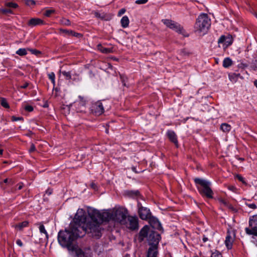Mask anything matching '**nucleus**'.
Instances as JSON below:
<instances>
[{"instance_id":"f257e3e1","label":"nucleus","mask_w":257,"mask_h":257,"mask_svg":"<svg viewBox=\"0 0 257 257\" xmlns=\"http://www.w3.org/2000/svg\"><path fill=\"white\" fill-rule=\"evenodd\" d=\"M85 210L81 208L78 209L69 228L58 232V241L61 246L68 249L74 244L73 242L75 239L83 237L86 233L90 234V232H93L95 235H99L97 225L91 227V225L88 224L87 228L85 225Z\"/></svg>"},{"instance_id":"f03ea898","label":"nucleus","mask_w":257,"mask_h":257,"mask_svg":"<svg viewBox=\"0 0 257 257\" xmlns=\"http://www.w3.org/2000/svg\"><path fill=\"white\" fill-rule=\"evenodd\" d=\"M87 213L91 218V220H86L85 221V226H88V224L91 225V227L93 226H96L98 228L99 235H95L93 232H90L91 235L93 237H95L97 238H99L101 235V227L100 226V223L103 221H108L110 220H113V214L112 211H104L100 212L98 210L94 209L93 208L89 207L87 210Z\"/></svg>"},{"instance_id":"7ed1b4c3","label":"nucleus","mask_w":257,"mask_h":257,"mask_svg":"<svg viewBox=\"0 0 257 257\" xmlns=\"http://www.w3.org/2000/svg\"><path fill=\"white\" fill-rule=\"evenodd\" d=\"M198 192L202 197L208 199L213 197V192L211 188V183L209 181L199 178L194 179Z\"/></svg>"},{"instance_id":"20e7f679","label":"nucleus","mask_w":257,"mask_h":257,"mask_svg":"<svg viewBox=\"0 0 257 257\" xmlns=\"http://www.w3.org/2000/svg\"><path fill=\"white\" fill-rule=\"evenodd\" d=\"M210 25L211 20L207 14L202 13L196 19L194 30L200 35H204L207 32Z\"/></svg>"},{"instance_id":"39448f33","label":"nucleus","mask_w":257,"mask_h":257,"mask_svg":"<svg viewBox=\"0 0 257 257\" xmlns=\"http://www.w3.org/2000/svg\"><path fill=\"white\" fill-rule=\"evenodd\" d=\"M127 213V210L123 207L115 209L112 210L113 220L121 224H123L125 223Z\"/></svg>"},{"instance_id":"423d86ee","label":"nucleus","mask_w":257,"mask_h":257,"mask_svg":"<svg viewBox=\"0 0 257 257\" xmlns=\"http://www.w3.org/2000/svg\"><path fill=\"white\" fill-rule=\"evenodd\" d=\"M162 22L167 27L182 34L184 37H188L189 36V35L185 32L183 28L177 23L168 19L163 20Z\"/></svg>"},{"instance_id":"0eeeda50","label":"nucleus","mask_w":257,"mask_h":257,"mask_svg":"<svg viewBox=\"0 0 257 257\" xmlns=\"http://www.w3.org/2000/svg\"><path fill=\"white\" fill-rule=\"evenodd\" d=\"M249 228H245V232L248 235L257 236V214L251 217L249 220Z\"/></svg>"},{"instance_id":"6e6552de","label":"nucleus","mask_w":257,"mask_h":257,"mask_svg":"<svg viewBox=\"0 0 257 257\" xmlns=\"http://www.w3.org/2000/svg\"><path fill=\"white\" fill-rule=\"evenodd\" d=\"M121 225H125L126 227L132 230L138 229L139 227L138 218L128 216L125 219V223Z\"/></svg>"},{"instance_id":"1a4fd4ad","label":"nucleus","mask_w":257,"mask_h":257,"mask_svg":"<svg viewBox=\"0 0 257 257\" xmlns=\"http://www.w3.org/2000/svg\"><path fill=\"white\" fill-rule=\"evenodd\" d=\"M161 239L160 235L157 232L151 231L148 236V241L150 246H158Z\"/></svg>"},{"instance_id":"9d476101","label":"nucleus","mask_w":257,"mask_h":257,"mask_svg":"<svg viewBox=\"0 0 257 257\" xmlns=\"http://www.w3.org/2000/svg\"><path fill=\"white\" fill-rule=\"evenodd\" d=\"M138 206L139 208V214L140 217L143 220H147L150 218L151 213L149 209L147 207L142 206L141 203H138Z\"/></svg>"},{"instance_id":"9b49d317","label":"nucleus","mask_w":257,"mask_h":257,"mask_svg":"<svg viewBox=\"0 0 257 257\" xmlns=\"http://www.w3.org/2000/svg\"><path fill=\"white\" fill-rule=\"evenodd\" d=\"M235 237V234L233 230L227 231L224 243L228 249H230L232 248Z\"/></svg>"},{"instance_id":"f8f14e48","label":"nucleus","mask_w":257,"mask_h":257,"mask_svg":"<svg viewBox=\"0 0 257 257\" xmlns=\"http://www.w3.org/2000/svg\"><path fill=\"white\" fill-rule=\"evenodd\" d=\"M91 110L92 112L96 115H99L103 113L104 112V108L102 102L97 101L93 104L91 107Z\"/></svg>"},{"instance_id":"ddd939ff","label":"nucleus","mask_w":257,"mask_h":257,"mask_svg":"<svg viewBox=\"0 0 257 257\" xmlns=\"http://www.w3.org/2000/svg\"><path fill=\"white\" fill-rule=\"evenodd\" d=\"M219 45L222 44L223 48H226L232 43L231 38L229 36H221L218 40Z\"/></svg>"},{"instance_id":"4468645a","label":"nucleus","mask_w":257,"mask_h":257,"mask_svg":"<svg viewBox=\"0 0 257 257\" xmlns=\"http://www.w3.org/2000/svg\"><path fill=\"white\" fill-rule=\"evenodd\" d=\"M69 251L75 252V257H84V252L80 249L77 244H74L69 249Z\"/></svg>"},{"instance_id":"2eb2a0df","label":"nucleus","mask_w":257,"mask_h":257,"mask_svg":"<svg viewBox=\"0 0 257 257\" xmlns=\"http://www.w3.org/2000/svg\"><path fill=\"white\" fill-rule=\"evenodd\" d=\"M149 222L150 225L152 226L153 228L154 229H156L158 230H161L162 227L161 226V223L159 221V220L155 217H151L149 218Z\"/></svg>"},{"instance_id":"dca6fc26","label":"nucleus","mask_w":257,"mask_h":257,"mask_svg":"<svg viewBox=\"0 0 257 257\" xmlns=\"http://www.w3.org/2000/svg\"><path fill=\"white\" fill-rule=\"evenodd\" d=\"M158 254V246H150L147 252V257H157Z\"/></svg>"},{"instance_id":"f3484780","label":"nucleus","mask_w":257,"mask_h":257,"mask_svg":"<svg viewBox=\"0 0 257 257\" xmlns=\"http://www.w3.org/2000/svg\"><path fill=\"white\" fill-rule=\"evenodd\" d=\"M44 24V21L39 18H32L27 23V25L31 27Z\"/></svg>"},{"instance_id":"a211bd4d","label":"nucleus","mask_w":257,"mask_h":257,"mask_svg":"<svg viewBox=\"0 0 257 257\" xmlns=\"http://www.w3.org/2000/svg\"><path fill=\"white\" fill-rule=\"evenodd\" d=\"M167 135L170 141L178 147V144L177 137L175 132L173 131H168L167 133Z\"/></svg>"},{"instance_id":"6ab92c4d","label":"nucleus","mask_w":257,"mask_h":257,"mask_svg":"<svg viewBox=\"0 0 257 257\" xmlns=\"http://www.w3.org/2000/svg\"><path fill=\"white\" fill-rule=\"evenodd\" d=\"M149 230V227L147 225L144 226L143 228H142L140 231L139 236V239L140 241H143L144 239L147 236Z\"/></svg>"},{"instance_id":"aec40b11","label":"nucleus","mask_w":257,"mask_h":257,"mask_svg":"<svg viewBox=\"0 0 257 257\" xmlns=\"http://www.w3.org/2000/svg\"><path fill=\"white\" fill-rule=\"evenodd\" d=\"M130 21L128 18L124 16L122 17L120 20L121 25L123 28H126L128 26Z\"/></svg>"},{"instance_id":"412c9836","label":"nucleus","mask_w":257,"mask_h":257,"mask_svg":"<svg viewBox=\"0 0 257 257\" xmlns=\"http://www.w3.org/2000/svg\"><path fill=\"white\" fill-rule=\"evenodd\" d=\"M28 225V222L27 221H24L22 222L19 223L14 225L15 228L18 230H22L24 227H26Z\"/></svg>"},{"instance_id":"4be33fe9","label":"nucleus","mask_w":257,"mask_h":257,"mask_svg":"<svg viewBox=\"0 0 257 257\" xmlns=\"http://www.w3.org/2000/svg\"><path fill=\"white\" fill-rule=\"evenodd\" d=\"M97 48L99 51L105 54L109 53L111 52L110 49L104 48L101 44H98Z\"/></svg>"},{"instance_id":"5701e85b","label":"nucleus","mask_w":257,"mask_h":257,"mask_svg":"<svg viewBox=\"0 0 257 257\" xmlns=\"http://www.w3.org/2000/svg\"><path fill=\"white\" fill-rule=\"evenodd\" d=\"M232 61L229 57L225 58L223 61V66L224 68H228L231 66Z\"/></svg>"},{"instance_id":"b1692460","label":"nucleus","mask_w":257,"mask_h":257,"mask_svg":"<svg viewBox=\"0 0 257 257\" xmlns=\"http://www.w3.org/2000/svg\"><path fill=\"white\" fill-rule=\"evenodd\" d=\"M231 126L230 125L226 123H223L221 124L220 126V129L225 133H228L231 130Z\"/></svg>"},{"instance_id":"393cba45","label":"nucleus","mask_w":257,"mask_h":257,"mask_svg":"<svg viewBox=\"0 0 257 257\" xmlns=\"http://www.w3.org/2000/svg\"><path fill=\"white\" fill-rule=\"evenodd\" d=\"M218 201H219V203L221 205H223L224 206L227 207H228V208H229L230 209H233V207L232 206V205L229 204L227 200H224V199H222V198H219L218 199Z\"/></svg>"},{"instance_id":"a878e982","label":"nucleus","mask_w":257,"mask_h":257,"mask_svg":"<svg viewBox=\"0 0 257 257\" xmlns=\"http://www.w3.org/2000/svg\"><path fill=\"white\" fill-rule=\"evenodd\" d=\"M28 51V49L20 48L16 51V53L19 56H23L27 54Z\"/></svg>"},{"instance_id":"bb28decb","label":"nucleus","mask_w":257,"mask_h":257,"mask_svg":"<svg viewBox=\"0 0 257 257\" xmlns=\"http://www.w3.org/2000/svg\"><path fill=\"white\" fill-rule=\"evenodd\" d=\"M239 75V74L231 73L228 75V77L230 81L235 82Z\"/></svg>"},{"instance_id":"cd10ccee","label":"nucleus","mask_w":257,"mask_h":257,"mask_svg":"<svg viewBox=\"0 0 257 257\" xmlns=\"http://www.w3.org/2000/svg\"><path fill=\"white\" fill-rule=\"evenodd\" d=\"M60 31L67 34L68 35L77 36L78 35H79V34L76 33L72 31H69V30H67L61 29Z\"/></svg>"},{"instance_id":"c85d7f7f","label":"nucleus","mask_w":257,"mask_h":257,"mask_svg":"<svg viewBox=\"0 0 257 257\" xmlns=\"http://www.w3.org/2000/svg\"><path fill=\"white\" fill-rule=\"evenodd\" d=\"M93 14L96 18H100L101 19H103L104 17V14H100L99 12L97 11H94L93 12Z\"/></svg>"},{"instance_id":"c756f323","label":"nucleus","mask_w":257,"mask_h":257,"mask_svg":"<svg viewBox=\"0 0 257 257\" xmlns=\"http://www.w3.org/2000/svg\"><path fill=\"white\" fill-rule=\"evenodd\" d=\"M60 23L61 24L65 26H69L71 24L70 21L65 18H62L60 20Z\"/></svg>"},{"instance_id":"7c9ffc66","label":"nucleus","mask_w":257,"mask_h":257,"mask_svg":"<svg viewBox=\"0 0 257 257\" xmlns=\"http://www.w3.org/2000/svg\"><path fill=\"white\" fill-rule=\"evenodd\" d=\"M1 104L2 106H3L5 108H9V105L8 103L7 102L6 99L4 98H2L1 99Z\"/></svg>"},{"instance_id":"2f4dec72","label":"nucleus","mask_w":257,"mask_h":257,"mask_svg":"<svg viewBox=\"0 0 257 257\" xmlns=\"http://www.w3.org/2000/svg\"><path fill=\"white\" fill-rule=\"evenodd\" d=\"M39 230L41 233H44L46 236V237H48V234L47 232V231L45 229V226L42 224L39 226Z\"/></svg>"},{"instance_id":"473e14b6","label":"nucleus","mask_w":257,"mask_h":257,"mask_svg":"<svg viewBox=\"0 0 257 257\" xmlns=\"http://www.w3.org/2000/svg\"><path fill=\"white\" fill-rule=\"evenodd\" d=\"M54 12L55 11L53 9L47 10L44 12L43 15L46 17H49L51 14H53Z\"/></svg>"},{"instance_id":"72a5a7b5","label":"nucleus","mask_w":257,"mask_h":257,"mask_svg":"<svg viewBox=\"0 0 257 257\" xmlns=\"http://www.w3.org/2000/svg\"><path fill=\"white\" fill-rule=\"evenodd\" d=\"M48 77L49 79L51 81L52 83L54 84H55V75L54 72H51L48 74Z\"/></svg>"},{"instance_id":"f704fd0d","label":"nucleus","mask_w":257,"mask_h":257,"mask_svg":"<svg viewBox=\"0 0 257 257\" xmlns=\"http://www.w3.org/2000/svg\"><path fill=\"white\" fill-rule=\"evenodd\" d=\"M210 257H222V255L219 251L215 250L212 252Z\"/></svg>"},{"instance_id":"c9c22d12","label":"nucleus","mask_w":257,"mask_h":257,"mask_svg":"<svg viewBox=\"0 0 257 257\" xmlns=\"http://www.w3.org/2000/svg\"><path fill=\"white\" fill-rule=\"evenodd\" d=\"M62 74L67 80H69L71 78V75L70 72L62 71Z\"/></svg>"},{"instance_id":"e433bc0d","label":"nucleus","mask_w":257,"mask_h":257,"mask_svg":"<svg viewBox=\"0 0 257 257\" xmlns=\"http://www.w3.org/2000/svg\"><path fill=\"white\" fill-rule=\"evenodd\" d=\"M6 6L9 8H16L18 7V5L16 3H12V2H9L7 3L6 4Z\"/></svg>"},{"instance_id":"4c0bfd02","label":"nucleus","mask_w":257,"mask_h":257,"mask_svg":"<svg viewBox=\"0 0 257 257\" xmlns=\"http://www.w3.org/2000/svg\"><path fill=\"white\" fill-rule=\"evenodd\" d=\"M25 4L29 6H32L35 5V2L34 0H26Z\"/></svg>"},{"instance_id":"58836bf2","label":"nucleus","mask_w":257,"mask_h":257,"mask_svg":"<svg viewBox=\"0 0 257 257\" xmlns=\"http://www.w3.org/2000/svg\"><path fill=\"white\" fill-rule=\"evenodd\" d=\"M25 109L26 110L31 112L33 110V107L31 105H27L25 107Z\"/></svg>"},{"instance_id":"ea45409f","label":"nucleus","mask_w":257,"mask_h":257,"mask_svg":"<svg viewBox=\"0 0 257 257\" xmlns=\"http://www.w3.org/2000/svg\"><path fill=\"white\" fill-rule=\"evenodd\" d=\"M148 1V0H137L135 3L137 4L141 5L146 4Z\"/></svg>"},{"instance_id":"a19ab883","label":"nucleus","mask_w":257,"mask_h":257,"mask_svg":"<svg viewBox=\"0 0 257 257\" xmlns=\"http://www.w3.org/2000/svg\"><path fill=\"white\" fill-rule=\"evenodd\" d=\"M125 12V10L124 9H120L118 12V16L120 17L122 15H123Z\"/></svg>"},{"instance_id":"79ce46f5","label":"nucleus","mask_w":257,"mask_h":257,"mask_svg":"<svg viewBox=\"0 0 257 257\" xmlns=\"http://www.w3.org/2000/svg\"><path fill=\"white\" fill-rule=\"evenodd\" d=\"M2 12L4 14L12 13V10L9 9H4L2 10Z\"/></svg>"},{"instance_id":"37998d69","label":"nucleus","mask_w":257,"mask_h":257,"mask_svg":"<svg viewBox=\"0 0 257 257\" xmlns=\"http://www.w3.org/2000/svg\"><path fill=\"white\" fill-rule=\"evenodd\" d=\"M35 150H36V148H35V145L33 144H32L31 145V147L29 149V152H30V153L33 152L35 151Z\"/></svg>"},{"instance_id":"c03bdc74","label":"nucleus","mask_w":257,"mask_h":257,"mask_svg":"<svg viewBox=\"0 0 257 257\" xmlns=\"http://www.w3.org/2000/svg\"><path fill=\"white\" fill-rule=\"evenodd\" d=\"M247 205L251 209L256 208V205L254 203L247 204Z\"/></svg>"},{"instance_id":"a18cd8bd","label":"nucleus","mask_w":257,"mask_h":257,"mask_svg":"<svg viewBox=\"0 0 257 257\" xmlns=\"http://www.w3.org/2000/svg\"><path fill=\"white\" fill-rule=\"evenodd\" d=\"M23 118L22 117H16V116H13L12 117V120L13 121H18L20 120H23Z\"/></svg>"},{"instance_id":"49530a36","label":"nucleus","mask_w":257,"mask_h":257,"mask_svg":"<svg viewBox=\"0 0 257 257\" xmlns=\"http://www.w3.org/2000/svg\"><path fill=\"white\" fill-rule=\"evenodd\" d=\"M28 51H31L32 54L37 55V54L40 53V52L38 51H37L35 49L33 50V49H28Z\"/></svg>"},{"instance_id":"de8ad7c7","label":"nucleus","mask_w":257,"mask_h":257,"mask_svg":"<svg viewBox=\"0 0 257 257\" xmlns=\"http://www.w3.org/2000/svg\"><path fill=\"white\" fill-rule=\"evenodd\" d=\"M16 243L17 245H18L20 247H22L23 245V243L22 241L19 239H18L16 240Z\"/></svg>"},{"instance_id":"09e8293b","label":"nucleus","mask_w":257,"mask_h":257,"mask_svg":"<svg viewBox=\"0 0 257 257\" xmlns=\"http://www.w3.org/2000/svg\"><path fill=\"white\" fill-rule=\"evenodd\" d=\"M236 178L238 180H239L240 181L242 182H244V178L241 177V176L239 175H237L236 176Z\"/></svg>"},{"instance_id":"8fccbe9b","label":"nucleus","mask_w":257,"mask_h":257,"mask_svg":"<svg viewBox=\"0 0 257 257\" xmlns=\"http://www.w3.org/2000/svg\"><path fill=\"white\" fill-rule=\"evenodd\" d=\"M23 185H24V184H23V183H19V184H18V190H21V189H22L23 188Z\"/></svg>"},{"instance_id":"3c124183","label":"nucleus","mask_w":257,"mask_h":257,"mask_svg":"<svg viewBox=\"0 0 257 257\" xmlns=\"http://www.w3.org/2000/svg\"><path fill=\"white\" fill-rule=\"evenodd\" d=\"M4 182L6 183H10V182H11L12 183H13L12 180L11 179H6L4 180Z\"/></svg>"},{"instance_id":"603ef678","label":"nucleus","mask_w":257,"mask_h":257,"mask_svg":"<svg viewBox=\"0 0 257 257\" xmlns=\"http://www.w3.org/2000/svg\"><path fill=\"white\" fill-rule=\"evenodd\" d=\"M28 84H29L28 83H25L23 85L21 86V88H24V89L28 87Z\"/></svg>"},{"instance_id":"864d4df0","label":"nucleus","mask_w":257,"mask_h":257,"mask_svg":"<svg viewBox=\"0 0 257 257\" xmlns=\"http://www.w3.org/2000/svg\"><path fill=\"white\" fill-rule=\"evenodd\" d=\"M202 240H203V242H206V241H207L208 240V239L205 235H203V238H202Z\"/></svg>"},{"instance_id":"5fc2aeb1","label":"nucleus","mask_w":257,"mask_h":257,"mask_svg":"<svg viewBox=\"0 0 257 257\" xmlns=\"http://www.w3.org/2000/svg\"><path fill=\"white\" fill-rule=\"evenodd\" d=\"M91 187H92V188H93L94 189H96V185H95L94 183H91Z\"/></svg>"},{"instance_id":"6e6d98bb","label":"nucleus","mask_w":257,"mask_h":257,"mask_svg":"<svg viewBox=\"0 0 257 257\" xmlns=\"http://www.w3.org/2000/svg\"><path fill=\"white\" fill-rule=\"evenodd\" d=\"M254 85L256 86V87L257 88V80H255L254 81Z\"/></svg>"},{"instance_id":"4d7b16f0","label":"nucleus","mask_w":257,"mask_h":257,"mask_svg":"<svg viewBox=\"0 0 257 257\" xmlns=\"http://www.w3.org/2000/svg\"><path fill=\"white\" fill-rule=\"evenodd\" d=\"M3 153V150L0 148V156L2 155Z\"/></svg>"},{"instance_id":"13d9d810","label":"nucleus","mask_w":257,"mask_h":257,"mask_svg":"<svg viewBox=\"0 0 257 257\" xmlns=\"http://www.w3.org/2000/svg\"><path fill=\"white\" fill-rule=\"evenodd\" d=\"M132 170L135 172H137L136 168L135 167H132Z\"/></svg>"},{"instance_id":"bf43d9fd","label":"nucleus","mask_w":257,"mask_h":257,"mask_svg":"<svg viewBox=\"0 0 257 257\" xmlns=\"http://www.w3.org/2000/svg\"><path fill=\"white\" fill-rule=\"evenodd\" d=\"M233 188H234V187H231L230 188V190H232Z\"/></svg>"},{"instance_id":"052dcab7","label":"nucleus","mask_w":257,"mask_h":257,"mask_svg":"<svg viewBox=\"0 0 257 257\" xmlns=\"http://www.w3.org/2000/svg\"><path fill=\"white\" fill-rule=\"evenodd\" d=\"M79 98H80V99H82V97L80 96H79Z\"/></svg>"},{"instance_id":"680f3d73","label":"nucleus","mask_w":257,"mask_h":257,"mask_svg":"<svg viewBox=\"0 0 257 257\" xmlns=\"http://www.w3.org/2000/svg\"><path fill=\"white\" fill-rule=\"evenodd\" d=\"M255 17L257 18V14H255Z\"/></svg>"},{"instance_id":"e2e57ef3","label":"nucleus","mask_w":257,"mask_h":257,"mask_svg":"<svg viewBox=\"0 0 257 257\" xmlns=\"http://www.w3.org/2000/svg\"><path fill=\"white\" fill-rule=\"evenodd\" d=\"M48 194H51V192H48Z\"/></svg>"},{"instance_id":"0e129e2a","label":"nucleus","mask_w":257,"mask_h":257,"mask_svg":"<svg viewBox=\"0 0 257 257\" xmlns=\"http://www.w3.org/2000/svg\"><path fill=\"white\" fill-rule=\"evenodd\" d=\"M193 257H198L197 256H193Z\"/></svg>"}]
</instances>
